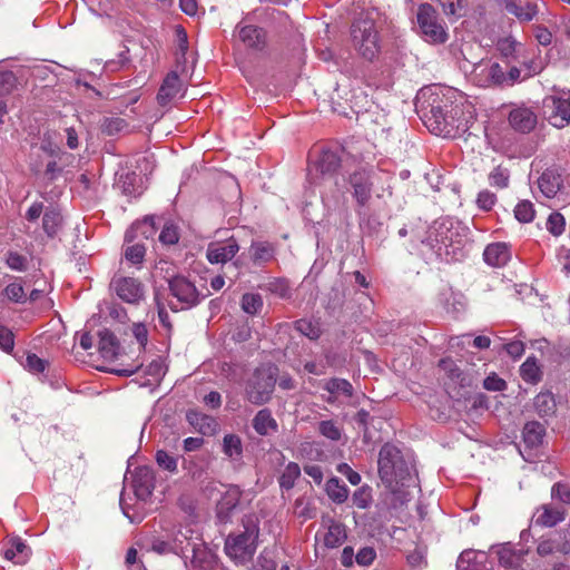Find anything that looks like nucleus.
<instances>
[{
    "mask_svg": "<svg viewBox=\"0 0 570 570\" xmlns=\"http://www.w3.org/2000/svg\"><path fill=\"white\" fill-rule=\"evenodd\" d=\"M416 108L429 130L438 136L460 138L474 124L472 112H464L460 105L442 92L422 91L417 97Z\"/></svg>",
    "mask_w": 570,
    "mask_h": 570,
    "instance_id": "1",
    "label": "nucleus"
},
{
    "mask_svg": "<svg viewBox=\"0 0 570 570\" xmlns=\"http://www.w3.org/2000/svg\"><path fill=\"white\" fill-rule=\"evenodd\" d=\"M379 474L385 487L400 498L405 497L403 488L409 487L413 481L411 466L404 460L401 451L390 444H384L379 453Z\"/></svg>",
    "mask_w": 570,
    "mask_h": 570,
    "instance_id": "2",
    "label": "nucleus"
},
{
    "mask_svg": "<svg viewBox=\"0 0 570 570\" xmlns=\"http://www.w3.org/2000/svg\"><path fill=\"white\" fill-rule=\"evenodd\" d=\"M168 291L177 299V304L168 302L173 312L190 309L197 306L207 295L202 294L195 284L184 275H173L167 278Z\"/></svg>",
    "mask_w": 570,
    "mask_h": 570,
    "instance_id": "3",
    "label": "nucleus"
},
{
    "mask_svg": "<svg viewBox=\"0 0 570 570\" xmlns=\"http://www.w3.org/2000/svg\"><path fill=\"white\" fill-rule=\"evenodd\" d=\"M351 36L358 52L372 61L379 51L375 22L368 16H360L351 26Z\"/></svg>",
    "mask_w": 570,
    "mask_h": 570,
    "instance_id": "4",
    "label": "nucleus"
},
{
    "mask_svg": "<svg viewBox=\"0 0 570 570\" xmlns=\"http://www.w3.org/2000/svg\"><path fill=\"white\" fill-rule=\"evenodd\" d=\"M416 21L426 42L432 45H443L446 42L449 35L432 4L425 2L419 6Z\"/></svg>",
    "mask_w": 570,
    "mask_h": 570,
    "instance_id": "5",
    "label": "nucleus"
},
{
    "mask_svg": "<svg viewBox=\"0 0 570 570\" xmlns=\"http://www.w3.org/2000/svg\"><path fill=\"white\" fill-rule=\"evenodd\" d=\"M253 392H273L276 385L282 390L295 389L294 381L288 373L279 374V370L272 363L257 367L250 379Z\"/></svg>",
    "mask_w": 570,
    "mask_h": 570,
    "instance_id": "6",
    "label": "nucleus"
},
{
    "mask_svg": "<svg viewBox=\"0 0 570 570\" xmlns=\"http://www.w3.org/2000/svg\"><path fill=\"white\" fill-rule=\"evenodd\" d=\"M438 367L444 373L446 384L451 389H478L481 375L472 370H461L451 357H443L439 361Z\"/></svg>",
    "mask_w": 570,
    "mask_h": 570,
    "instance_id": "7",
    "label": "nucleus"
},
{
    "mask_svg": "<svg viewBox=\"0 0 570 570\" xmlns=\"http://www.w3.org/2000/svg\"><path fill=\"white\" fill-rule=\"evenodd\" d=\"M548 121L556 128H564L570 124V95L550 96L544 99Z\"/></svg>",
    "mask_w": 570,
    "mask_h": 570,
    "instance_id": "8",
    "label": "nucleus"
},
{
    "mask_svg": "<svg viewBox=\"0 0 570 570\" xmlns=\"http://www.w3.org/2000/svg\"><path fill=\"white\" fill-rule=\"evenodd\" d=\"M474 82L482 88L504 87L505 70L499 62L478 63L472 72Z\"/></svg>",
    "mask_w": 570,
    "mask_h": 570,
    "instance_id": "9",
    "label": "nucleus"
},
{
    "mask_svg": "<svg viewBox=\"0 0 570 570\" xmlns=\"http://www.w3.org/2000/svg\"><path fill=\"white\" fill-rule=\"evenodd\" d=\"M426 397L423 400L428 407L429 414L433 420L446 421L453 414H459L456 410V397L452 394H424Z\"/></svg>",
    "mask_w": 570,
    "mask_h": 570,
    "instance_id": "10",
    "label": "nucleus"
},
{
    "mask_svg": "<svg viewBox=\"0 0 570 570\" xmlns=\"http://www.w3.org/2000/svg\"><path fill=\"white\" fill-rule=\"evenodd\" d=\"M347 184L352 189V195L357 205L361 207L367 205L373 190L371 171L364 168L353 171L347 178Z\"/></svg>",
    "mask_w": 570,
    "mask_h": 570,
    "instance_id": "11",
    "label": "nucleus"
},
{
    "mask_svg": "<svg viewBox=\"0 0 570 570\" xmlns=\"http://www.w3.org/2000/svg\"><path fill=\"white\" fill-rule=\"evenodd\" d=\"M256 550V541L244 533L228 535L225 542L226 554L235 560L252 557Z\"/></svg>",
    "mask_w": 570,
    "mask_h": 570,
    "instance_id": "12",
    "label": "nucleus"
},
{
    "mask_svg": "<svg viewBox=\"0 0 570 570\" xmlns=\"http://www.w3.org/2000/svg\"><path fill=\"white\" fill-rule=\"evenodd\" d=\"M185 417L188 424L202 435L214 436L219 432L220 426L218 421L214 416L198 410L189 409Z\"/></svg>",
    "mask_w": 570,
    "mask_h": 570,
    "instance_id": "13",
    "label": "nucleus"
},
{
    "mask_svg": "<svg viewBox=\"0 0 570 570\" xmlns=\"http://www.w3.org/2000/svg\"><path fill=\"white\" fill-rule=\"evenodd\" d=\"M350 153L345 150L344 147H337L335 149L332 148H323L320 151L317 159L315 160V167L322 175H334L341 168L342 165V155Z\"/></svg>",
    "mask_w": 570,
    "mask_h": 570,
    "instance_id": "14",
    "label": "nucleus"
},
{
    "mask_svg": "<svg viewBox=\"0 0 570 570\" xmlns=\"http://www.w3.org/2000/svg\"><path fill=\"white\" fill-rule=\"evenodd\" d=\"M111 284L124 302L136 304L144 297V285L134 277H119Z\"/></svg>",
    "mask_w": 570,
    "mask_h": 570,
    "instance_id": "15",
    "label": "nucleus"
},
{
    "mask_svg": "<svg viewBox=\"0 0 570 570\" xmlns=\"http://www.w3.org/2000/svg\"><path fill=\"white\" fill-rule=\"evenodd\" d=\"M243 491L237 485H229L223 493L216 505L217 518L222 522H228L233 512L239 505Z\"/></svg>",
    "mask_w": 570,
    "mask_h": 570,
    "instance_id": "16",
    "label": "nucleus"
},
{
    "mask_svg": "<svg viewBox=\"0 0 570 570\" xmlns=\"http://www.w3.org/2000/svg\"><path fill=\"white\" fill-rule=\"evenodd\" d=\"M238 249L236 239L230 237L225 242L210 243L206 256L212 264L226 263L236 255Z\"/></svg>",
    "mask_w": 570,
    "mask_h": 570,
    "instance_id": "17",
    "label": "nucleus"
},
{
    "mask_svg": "<svg viewBox=\"0 0 570 570\" xmlns=\"http://www.w3.org/2000/svg\"><path fill=\"white\" fill-rule=\"evenodd\" d=\"M135 495L140 500H147L155 489V473L148 466L136 469L132 479Z\"/></svg>",
    "mask_w": 570,
    "mask_h": 570,
    "instance_id": "18",
    "label": "nucleus"
},
{
    "mask_svg": "<svg viewBox=\"0 0 570 570\" xmlns=\"http://www.w3.org/2000/svg\"><path fill=\"white\" fill-rule=\"evenodd\" d=\"M183 90V82L177 71H170L164 79L158 94L157 101L161 107H167Z\"/></svg>",
    "mask_w": 570,
    "mask_h": 570,
    "instance_id": "19",
    "label": "nucleus"
},
{
    "mask_svg": "<svg viewBox=\"0 0 570 570\" xmlns=\"http://www.w3.org/2000/svg\"><path fill=\"white\" fill-rule=\"evenodd\" d=\"M509 124L517 131L530 132L537 125V116L529 108H514L509 114Z\"/></svg>",
    "mask_w": 570,
    "mask_h": 570,
    "instance_id": "20",
    "label": "nucleus"
},
{
    "mask_svg": "<svg viewBox=\"0 0 570 570\" xmlns=\"http://www.w3.org/2000/svg\"><path fill=\"white\" fill-rule=\"evenodd\" d=\"M239 39L250 49L263 51L267 45L266 31L257 26L247 24L239 28Z\"/></svg>",
    "mask_w": 570,
    "mask_h": 570,
    "instance_id": "21",
    "label": "nucleus"
},
{
    "mask_svg": "<svg viewBox=\"0 0 570 570\" xmlns=\"http://www.w3.org/2000/svg\"><path fill=\"white\" fill-rule=\"evenodd\" d=\"M157 232L154 216H146L142 220L131 225L125 234V242L127 244L134 243L140 237L144 239L154 238Z\"/></svg>",
    "mask_w": 570,
    "mask_h": 570,
    "instance_id": "22",
    "label": "nucleus"
},
{
    "mask_svg": "<svg viewBox=\"0 0 570 570\" xmlns=\"http://www.w3.org/2000/svg\"><path fill=\"white\" fill-rule=\"evenodd\" d=\"M563 179L556 168L546 169L538 179L540 191L548 198L554 197L561 189Z\"/></svg>",
    "mask_w": 570,
    "mask_h": 570,
    "instance_id": "23",
    "label": "nucleus"
},
{
    "mask_svg": "<svg viewBox=\"0 0 570 570\" xmlns=\"http://www.w3.org/2000/svg\"><path fill=\"white\" fill-rule=\"evenodd\" d=\"M98 351L100 355L107 361L116 358L120 354V344L115 333L104 328L98 332Z\"/></svg>",
    "mask_w": 570,
    "mask_h": 570,
    "instance_id": "24",
    "label": "nucleus"
},
{
    "mask_svg": "<svg viewBox=\"0 0 570 570\" xmlns=\"http://www.w3.org/2000/svg\"><path fill=\"white\" fill-rule=\"evenodd\" d=\"M483 258L493 267L504 266L510 261V248L505 243H493L485 247Z\"/></svg>",
    "mask_w": 570,
    "mask_h": 570,
    "instance_id": "25",
    "label": "nucleus"
},
{
    "mask_svg": "<svg viewBox=\"0 0 570 570\" xmlns=\"http://www.w3.org/2000/svg\"><path fill=\"white\" fill-rule=\"evenodd\" d=\"M63 217L58 207L48 206L42 216V229L49 238H55L61 230Z\"/></svg>",
    "mask_w": 570,
    "mask_h": 570,
    "instance_id": "26",
    "label": "nucleus"
},
{
    "mask_svg": "<svg viewBox=\"0 0 570 570\" xmlns=\"http://www.w3.org/2000/svg\"><path fill=\"white\" fill-rule=\"evenodd\" d=\"M197 537H194V531L190 528H179L177 529L171 537V542L177 548L175 550V554H179L184 558L189 557V549L193 547L194 542L199 541Z\"/></svg>",
    "mask_w": 570,
    "mask_h": 570,
    "instance_id": "27",
    "label": "nucleus"
},
{
    "mask_svg": "<svg viewBox=\"0 0 570 570\" xmlns=\"http://www.w3.org/2000/svg\"><path fill=\"white\" fill-rule=\"evenodd\" d=\"M456 397V410L459 414L466 413L472 414L476 413L480 409L487 407L485 395L484 394H455Z\"/></svg>",
    "mask_w": 570,
    "mask_h": 570,
    "instance_id": "28",
    "label": "nucleus"
},
{
    "mask_svg": "<svg viewBox=\"0 0 570 570\" xmlns=\"http://www.w3.org/2000/svg\"><path fill=\"white\" fill-rule=\"evenodd\" d=\"M347 538L346 528L343 523L331 520L327 531L324 534L323 543L328 549H334L344 543Z\"/></svg>",
    "mask_w": 570,
    "mask_h": 570,
    "instance_id": "29",
    "label": "nucleus"
},
{
    "mask_svg": "<svg viewBox=\"0 0 570 570\" xmlns=\"http://www.w3.org/2000/svg\"><path fill=\"white\" fill-rule=\"evenodd\" d=\"M222 451L230 461H240L243 458V442L240 436L234 433L225 434Z\"/></svg>",
    "mask_w": 570,
    "mask_h": 570,
    "instance_id": "30",
    "label": "nucleus"
},
{
    "mask_svg": "<svg viewBox=\"0 0 570 570\" xmlns=\"http://www.w3.org/2000/svg\"><path fill=\"white\" fill-rule=\"evenodd\" d=\"M546 435V428L535 421L525 423L522 436L523 442L528 448H537L543 442Z\"/></svg>",
    "mask_w": 570,
    "mask_h": 570,
    "instance_id": "31",
    "label": "nucleus"
},
{
    "mask_svg": "<svg viewBox=\"0 0 570 570\" xmlns=\"http://www.w3.org/2000/svg\"><path fill=\"white\" fill-rule=\"evenodd\" d=\"M275 252V246L268 242H253L250 246V257L256 265L274 259Z\"/></svg>",
    "mask_w": 570,
    "mask_h": 570,
    "instance_id": "32",
    "label": "nucleus"
},
{
    "mask_svg": "<svg viewBox=\"0 0 570 570\" xmlns=\"http://www.w3.org/2000/svg\"><path fill=\"white\" fill-rule=\"evenodd\" d=\"M139 175L135 171H128L126 174L120 175L117 180L116 186L121 190V193L126 196H137L140 195V181Z\"/></svg>",
    "mask_w": 570,
    "mask_h": 570,
    "instance_id": "33",
    "label": "nucleus"
},
{
    "mask_svg": "<svg viewBox=\"0 0 570 570\" xmlns=\"http://www.w3.org/2000/svg\"><path fill=\"white\" fill-rule=\"evenodd\" d=\"M566 519V512L558 508L543 505L541 513L537 518V523L542 527L552 528Z\"/></svg>",
    "mask_w": 570,
    "mask_h": 570,
    "instance_id": "34",
    "label": "nucleus"
},
{
    "mask_svg": "<svg viewBox=\"0 0 570 570\" xmlns=\"http://www.w3.org/2000/svg\"><path fill=\"white\" fill-rule=\"evenodd\" d=\"M187 559H190L195 567L206 568L210 564L212 554L205 543L199 540L194 542L189 549V557Z\"/></svg>",
    "mask_w": 570,
    "mask_h": 570,
    "instance_id": "35",
    "label": "nucleus"
},
{
    "mask_svg": "<svg viewBox=\"0 0 570 570\" xmlns=\"http://www.w3.org/2000/svg\"><path fill=\"white\" fill-rule=\"evenodd\" d=\"M325 491L328 498L337 504L344 503L348 498L347 487L335 476L327 480Z\"/></svg>",
    "mask_w": 570,
    "mask_h": 570,
    "instance_id": "36",
    "label": "nucleus"
},
{
    "mask_svg": "<svg viewBox=\"0 0 570 570\" xmlns=\"http://www.w3.org/2000/svg\"><path fill=\"white\" fill-rule=\"evenodd\" d=\"M521 377L529 383L535 384L542 379V371L535 357L531 356L520 367Z\"/></svg>",
    "mask_w": 570,
    "mask_h": 570,
    "instance_id": "37",
    "label": "nucleus"
},
{
    "mask_svg": "<svg viewBox=\"0 0 570 570\" xmlns=\"http://www.w3.org/2000/svg\"><path fill=\"white\" fill-rule=\"evenodd\" d=\"M521 46L513 37H504L500 38L495 48L500 52L501 57L507 60V65L510 63L511 60L517 59V52L519 47Z\"/></svg>",
    "mask_w": 570,
    "mask_h": 570,
    "instance_id": "38",
    "label": "nucleus"
},
{
    "mask_svg": "<svg viewBox=\"0 0 570 570\" xmlns=\"http://www.w3.org/2000/svg\"><path fill=\"white\" fill-rule=\"evenodd\" d=\"M533 404L540 416H551L557 410L554 394H535Z\"/></svg>",
    "mask_w": 570,
    "mask_h": 570,
    "instance_id": "39",
    "label": "nucleus"
},
{
    "mask_svg": "<svg viewBox=\"0 0 570 570\" xmlns=\"http://www.w3.org/2000/svg\"><path fill=\"white\" fill-rule=\"evenodd\" d=\"M253 426L258 434L266 435L276 429V422L268 410H261L253 420Z\"/></svg>",
    "mask_w": 570,
    "mask_h": 570,
    "instance_id": "40",
    "label": "nucleus"
},
{
    "mask_svg": "<svg viewBox=\"0 0 570 570\" xmlns=\"http://www.w3.org/2000/svg\"><path fill=\"white\" fill-rule=\"evenodd\" d=\"M299 475H301L299 465L295 462H289L283 470V472L278 479L279 487L282 489H286V490L292 489L295 484V481L299 478Z\"/></svg>",
    "mask_w": 570,
    "mask_h": 570,
    "instance_id": "41",
    "label": "nucleus"
},
{
    "mask_svg": "<svg viewBox=\"0 0 570 570\" xmlns=\"http://www.w3.org/2000/svg\"><path fill=\"white\" fill-rule=\"evenodd\" d=\"M489 183L492 187L503 189L509 186L510 171L501 165L494 167L489 174Z\"/></svg>",
    "mask_w": 570,
    "mask_h": 570,
    "instance_id": "42",
    "label": "nucleus"
},
{
    "mask_svg": "<svg viewBox=\"0 0 570 570\" xmlns=\"http://www.w3.org/2000/svg\"><path fill=\"white\" fill-rule=\"evenodd\" d=\"M28 550L29 548L23 541L16 539L12 541L11 547L4 551V558L21 563L26 560Z\"/></svg>",
    "mask_w": 570,
    "mask_h": 570,
    "instance_id": "43",
    "label": "nucleus"
},
{
    "mask_svg": "<svg viewBox=\"0 0 570 570\" xmlns=\"http://www.w3.org/2000/svg\"><path fill=\"white\" fill-rule=\"evenodd\" d=\"M242 308L249 315H256L263 308V298L256 293H245L242 297Z\"/></svg>",
    "mask_w": 570,
    "mask_h": 570,
    "instance_id": "44",
    "label": "nucleus"
},
{
    "mask_svg": "<svg viewBox=\"0 0 570 570\" xmlns=\"http://www.w3.org/2000/svg\"><path fill=\"white\" fill-rule=\"evenodd\" d=\"M155 459L159 468L169 472L177 473L178 472V458L169 454L165 450H158L155 454Z\"/></svg>",
    "mask_w": 570,
    "mask_h": 570,
    "instance_id": "45",
    "label": "nucleus"
},
{
    "mask_svg": "<svg viewBox=\"0 0 570 570\" xmlns=\"http://www.w3.org/2000/svg\"><path fill=\"white\" fill-rule=\"evenodd\" d=\"M128 127L125 119L119 117H106L101 124V131L107 136H115Z\"/></svg>",
    "mask_w": 570,
    "mask_h": 570,
    "instance_id": "46",
    "label": "nucleus"
},
{
    "mask_svg": "<svg viewBox=\"0 0 570 570\" xmlns=\"http://www.w3.org/2000/svg\"><path fill=\"white\" fill-rule=\"evenodd\" d=\"M3 295L13 303L24 304L28 302L27 295L21 283H10L3 289Z\"/></svg>",
    "mask_w": 570,
    "mask_h": 570,
    "instance_id": "47",
    "label": "nucleus"
},
{
    "mask_svg": "<svg viewBox=\"0 0 570 570\" xmlns=\"http://www.w3.org/2000/svg\"><path fill=\"white\" fill-rule=\"evenodd\" d=\"M265 288L281 298H286L291 294L288 281L285 278H273L266 283Z\"/></svg>",
    "mask_w": 570,
    "mask_h": 570,
    "instance_id": "48",
    "label": "nucleus"
},
{
    "mask_svg": "<svg viewBox=\"0 0 570 570\" xmlns=\"http://www.w3.org/2000/svg\"><path fill=\"white\" fill-rule=\"evenodd\" d=\"M146 255V247L144 244L137 242L132 245H128L125 249V258L134 265H139L144 262Z\"/></svg>",
    "mask_w": 570,
    "mask_h": 570,
    "instance_id": "49",
    "label": "nucleus"
},
{
    "mask_svg": "<svg viewBox=\"0 0 570 570\" xmlns=\"http://www.w3.org/2000/svg\"><path fill=\"white\" fill-rule=\"evenodd\" d=\"M372 500V488L366 484L358 488L352 497L353 504L358 509H367Z\"/></svg>",
    "mask_w": 570,
    "mask_h": 570,
    "instance_id": "50",
    "label": "nucleus"
},
{
    "mask_svg": "<svg viewBox=\"0 0 570 570\" xmlns=\"http://www.w3.org/2000/svg\"><path fill=\"white\" fill-rule=\"evenodd\" d=\"M242 524L244 531L242 533L246 534L248 538L254 539L255 541L259 534V520L255 513H249L243 517Z\"/></svg>",
    "mask_w": 570,
    "mask_h": 570,
    "instance_id": "51",
    "label": "nucleus"
},
{
    "mask_svg": "<svg viewBox=\"0 0 570 570\" xmlns=\"http://www.w3.org/2000/svg\"><path fill=\"white\" fill-rule=\"evenodd\" d=\"M534 208L531 202L522 200L514 208V216L520 223H530L534 218Z\"/></svg>",
    "mask_w": 570,
    "mask_h": 570,
    "instance_id": "52",
    "label": "nucleus"
},
{
    "mask_svg": "<svg viewBox=\"0 0 570 570\" xmlns=\"http://www.w3.org/2000/svg\"><path fill=\"white\" fill-rule=\"evenodd\" d=\"M18 83L16 75L10 71H0V97L11 94Z\"/></svg>",
    "mask_w": 570,
    "mask_h": 570,
    "instance_id": "53",
    "label": "nucleus"
},
{
    "mask_svg": "<svg viewBox=\"0 0 570 570\" xmlns=\"http://www.w3.org/2000/svg\"><path fill=\"white\" fill-rule=\"evenodd\" d=\"M6 264L13 271L23 272L28 268V259L18 252H8L6 255Z\"/></svg>",
    "mask_w": 570,
    "mask_h": 570,
    "instance_id": "54",
    "label": "nucleus"
},
{
    "mask_svg": "<svg viewBox=\"0 0 570 570\" xmlns=\"http://www.w3.org/2000/svg\"><path fill=\"white\" fill-rule=\"evenodd\" d=\"M40 149L43 153H46L47 155H49L50 157L58 158V159H61L62 156L66 155V153L62 151L61 148L52 141L51 135L49 132H46L43 135L41 145H40Z\"/></svg>",
    "mask_w": 570,
    "mask_h": 570,
    "instance_id": "55",
    "label": "nucleus"
},
{
    "mask_svg": "<svg viewBox=\"0 0 570 570\" xmlns=\"http://www.w3.org/2000/svg\"><path fill=\"white\" fill-rule=\"evenodd\" d=\"M566 226L564 217L560 213H552L547 220V229L554 236L563 233Z\"/></svg>",
    "mask_w": 570,
    "mask_h": 570,
    "instance_id": "56",
    "label": "nucleus"
},
{
    "mask_svg": "<svg viewBox=\"0 0 570 570\" xmlns=\"http://www.w3.org/2000/svg\"><path fill=\"white\" fill-rule=\"evenodd\" d=\"M480 384H482L485 390L493 392H502L507 389V382L495 373L490 374L485 379L481 376Z\"/></svg>",
    "mask_w": 570,
    "mask_h": 570,
    "instance_id": "57",
    "label": "nucleus"
},
{
    "mask_svg": "<svg viewBox=\"0 0 570 570\" xmlns=\"http://www.w3.org/2000/svg\"><path fill=\"white\" fill-rule=\"evenodd\" d=\"M499 563L505 568H512L517 561V554L514 550L509 546H502L498 550Z\"/></svg>",
    "mask_w": 570,
    "mask_h": 570,
    "instance_id": "58",
    "label": "nucleus"
},
{
    "mask_svg": "<svg viewBox=\"0 0 570 570\" xmlns=\"http://www.w3.org/2000/svg\"><path fill=\"white\" fill-rule=\"evenodd\" d=\"M320 433L332 441L341 439V430L332 421H322L318 426Z\"/></svg>",
    "mask_w": 570,
    "mask_h": 570,
    "instance_id": "59",
    "label": "nucleus"
},
{
    "mask_svg": "<svg viewBox=\"0 0 570 570\" xmlns=\"http://www.w3.org/2000/svg\"><path fill=\"white\" fill-rule=\"evenodd\" d=\"M508 9L521 21H531L537 14L535 6L531 4H528L525 8L518 6H508Z\"/></svg>",
    "mask_w": 570,
    "mask_h": 570,
    "instance_id": "60",
    "label": "nucleus"
},
{
    "mask_svg": "<svg viewBox=\"0 0 570 570\" xmlns=\"http://www.w3.org/2000/svg\"><path fill=\"white\" fill-rule=\"evenodd\" d=\"M495 202H497L495 194L491 193L488 189L481 190L478 194L476 205L482 210H485V212L491 210L492 207L494 206Z\"/></svg>",
    "mask_w": 570,
    "mask_h": 570,
    "instance_id": "61",
    "label": "nucleus"
},
{
    "mask_svg": "<svg viewBox=\"0 0 570 570\" xmlns=\"http://www.w3.org/2000/svg\"><path fill=\"white\" fill-rule=\"evenodd\" d=\"M159 240L165 245H175L179 240V233L176 226L166 225L159 235Z\"/></svg>",
    "mask_w": 570,
    "mask_h": 570,
    "instance_id": "62",
    "label": "nucleus"
},
{
    "mask_svg": "<svg viewBox=\"0 0 570 570\" xmlns=\"http://www.w3.org/2000/svg\"><path fill=\"white\" fill-rule=\"evenodd\" d=\"M151 551L158 553V554H168V553H175V546L170 540H163L160 538H155L151 541L150 546Z\"/></svg>",
    "mask_w": 570,
    "mask_h": 570,
    "instance_id": "63",
    "label": "nucleus"
},
{
    "mask_svg": "<svg viewBox=\"0 0 570 570\" xmlns=\"http://www.w3.org/2000/svg\"><path fill=\"white\" fill-rule=\"evenodd\" d=\"M551 494L564 504H570V484L558 482L552 487Z\"/></svg>",
    "mask_w": 570,
    "mask_h": 570,
    "instance_id": "64",
    "label": "nucleus"
}]
</instances>
